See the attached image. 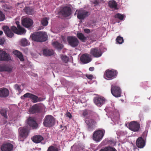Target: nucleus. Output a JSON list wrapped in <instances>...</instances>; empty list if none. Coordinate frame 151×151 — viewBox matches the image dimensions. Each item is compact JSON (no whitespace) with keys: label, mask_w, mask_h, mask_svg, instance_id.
<instances>
[{"label":"nucleus","mask_w":151,"mask_h":151,"mask_svg":"<svg viewBox=\"0 0 151 151\" xmlns=\"http://www.w3.org/2000/svg\"><path fill=\"white\" fill-rule=\"evenodd\" d=\"M32 40L37 42H43L47 40V35L45 32H35L31 35Z\"/></svg>","instance_id":"f257e3e1"},{"label":"nucleus","mask_w":151,"mask_h":151,"mask_svg":"<svg viewBox=\"0 0 151 151\" xmlns=\"http://www.w3.org/2000/svg\"><path fill=\"white\" fill-rule=\"evenodd\" d=\"M55 119L52 116L46 115L43 120V124L45 127H51L55 124Z\"/></svg>","instance_id":"f03ea898"},{"label":"nucleus","mask_w":151,"mask_h":151,"mask_svg":"<svg viewBox=\"0 0 151 151\" xmlns=\"http://www.w3.org/2000/svg\"><path fill=\"white\" fill-rule=\"evenodd\" d=\"M105 132V130L102 129H99L95 131L93 135V140L97 142L100 141L104 137Z\"/></svg>","instance_id":"7ed1b4c3"},{"label":"nucleus","mask_w":151,"mask_h":151,"mask_svg":"<svg viewBox=\"0 0 151 151\" xmlns=\"http://www.w3.org/2000/svg\"><path fill=\"white\" fill-rule=\"evenodd\" d=\"M29 132V129L26 127H24L20 129L19 131V141H23L28 136Z\"/></svg>","instance_id":"20e7f679"},{"label":"nucleus","mask_w":151,"mask_h":151,"mask_svg":"<svg viewBox=\"0 0 151 151\" xmlns=\"http://www.w3.org/2000/svg\"><path fill=\"white\" fill-rule=\"evenodd\" d=\"M118 72L116 70H106L105 72L104 76L105 78L108 80H112L117 76Z\"/></svg>","instance_id":"39448f33"},{"label":"nucleus","mask_w":151,"mask_h":151,"mask_svg":"<svg viewBox=\"0 0 151 151\" xmlns=\"http://www.w3.org/2000/svg\"><path fill=\"white\" fill-rule=\"evenodd\" d=\"M17 24V28L16 27L13 26L11 27V29L14 33L18 34L21 35L22 34L26 32V30L25 29L21 27L19 24V22H16Z\"/></svg>","instance_id":"423d86ee"},{"label":"nucleus","mask_w":151,"mask_h":151,"mask_svg":"<svg viewBox=\"0 0 151 151\" xmlns=\"http://www.w3.org/2000/svg\"><path fill=\"white\" fill-rule=\"evenodd\" d=\"M111 92L112 95L116 97H120L122 93L121 90L118 86H111Z\"/></svg>","instance_id":"0eeeda50"},{"label":"nucleus","mask_w":151,"mask_h":151,"mask_svg":"<svg viewBox=\"0 0 151 151\" xmlns=\"http://www.w3.org/2000/svg\"><path fill=\"white\" fill-rule=\"evenodd\" d=\"M67 39L69 44L72 47H75L78 45L79 41L76 37L73 36H68Z\"/></svg>","instance_id":"6e6552de"},{"label":"nucleus","mask_w":151,"mask_h":151,"mask_svg":"<svg viewBox=\"0 0 151 151\" xmlns=\"http://www.w3.org/2000/svg\"><path fill=\"white\" fill-rule=\"evenodd\" d=\"M90 13L89 12L83 9H80L77 12V18L81 20H83L88 17Z\"/></svg>","instance_id":"1a4fd4ad"},{"label":"nucleus","mask_w":151,"mask_h":151,"mask_svg":"<svg viewBox=\"0 0 151 151\" xmlns=\"http://www.w3.org/2000/svg\"><path fill=\"white\" fill-rule=\"evenodd\" d=\"M129 128L132 131L137 132L140 128V124L136 121H132L130 122L128 125Z\"/></svg>","instance_id":"9d476101"},{"label":"nucleus","mask_w":151,"mask_h":151,"mask_svg":"<svg viewBox=\"0 0 151 151\" xmlns=\"http://www.w3.org/2000/svg\"><path fill=\"white\" fill-rule=\"evenodd\" d=\"M71 8L68 6H64L59 12V14L64 17H68L71 14Z\"/></svg>","instance_id":"9b49d317"},{"label":"nucleus","mask_w":151,"mask_h":151,"mask_svg":"<svg viewBox=\"0 0 151 151\" xmlns=\"http://www.w3.org/2000/svg\"><path fill=\"white\" fill-rule=\"evenodd\" d=\"M11 59L10 56L5 51L0 50V61H9Z\"/></svg>","instance_id":"f8f14e48"},{"label":"nucleus","mask_w":151,"mask_h":151,"mask_svg":"<svg viewBox=\"0 0 151 151\" xmlns=\"http://www.w3.org/2000/svg\"><path fill=\"white\" fill-rule=\"evenodd\" d=\"M85 121L88 126V128L89 131H91L94 128L96 122L94 120L86 118L85 119Z\"/></svg>","instance_id":"ddd939ff"},{"label":"nucleus","mask_w":151,"mask_h":151,"mask_svg":"<svg viewBox=\"0 0 151 151\" xmlns=\"http://www.w3.org/2000/svg\"><path fill=\"white\" fill-rule=\"evenodd\" d=\"M94 103L97 106L101 107L105 103V99L103 97H96L93 99Z\"/></svg>","instance_id":"4468645a"},{"label":"nucleus","mask_w":151,"mask_h":151,"mask_svg":"<svg viewBox=\"0 0 151 151\" xmlns=\"http://www.w3.org/2000/svg\"><path fill=\"white\" fill-rule=\"evenodd\" d=\"M90 54L95 57L98 58L101 56L102 53L100 49L94 48L91 49Z\"/></svg>","instance_id":"2eb2a0df"},{"label":"nucleus","mask_w":151,"mask_h":151,"mask_svg":"<svg viewBox=\"0 0 151 151\" xmlns=\"http://www.w3.org/2000/svg\"><path fill=\"white\" fill-rule=\"evenodd\" d=\"M41 107L38 104H36L33 105L29 109V112L31 114L38 113L40 111Z\"/></svg>","instance_id":"dca6fc26"},{"label":"nucleus","mask_w":151,"mask_h":151,"mask_svg":"<svg viewBox=\"0 0 151 151\" xmlns=\"http://www.w3.org/2000/svg\"><path fill=\"white\" fill-rule=\"evenodd\" d=\"M33 24V21L29 18H25L22 21V25L26 28H28L31 27Z\"/></svg>","instance_id":"f3484780"},{"label":"nucleus","mask_w":151,"mask_h":151,"mask_svg":"<svg viewBox=\"0 0 151 151\" xmlns=\"http://www.w3.org/2000/svg\"><path fill=\"white\" fill-rule=\"evenodd\" d=\"M13 147V145L9 143H4L1 147V151H12Z\"/></svg>","instance_id":"a211bd4d"},{"label":"nucleus","mask_w":151,"mask_h":151,"mask_svg":"<svg viewBox=\"0 0 151 151\" xmlns=\"http://www.w3.org/2000/svg\"><path fill=\"white\" fill-rule=\"evenodd\" d=\"M145 141L141 137H139L137 140L136 144L137 146L139 148H143L145 146Z\"/></svg>","instance_id":"6ab92c4d"},{"label":"nucleus","mask_w":151,"mask_h":151,"mask_svg":"<svg viewBox=\"0 0 151 151\" xmlns=\"http://www.w3.org/2000/svg\"><path fill=\"white\" fill-rule=\"evenodd\" d=\"M27 123L33 129H37L38 127V124L36 121L31 117H29L28 119Z\"/></svg>","instance_id":"aec40b11"},{"label":"nucleus","mask_w":151,"mask_h":151,"mask_svg":"<svg viewBox=\"0 0 151 151\" xmlns=\"http://www.w3.org/2000/svg\"><path fill=\"white\" fill-rule=\"evenodd\" d=\"M3 29L6 35L8 37L11 38L13 36L14 33L7 26H4L3 27Z\"/></svg>","instance_id":"412c9836"},{"label":"nucleus","mask_w":151,"mask_h":151,"mask_svg":"<svg viewBox=\"0 0 151 151\" xmlns=\"http://www.w3.org/2000/svg\"><path fill=\"white\" fill-rule=\"evenodd\" d=\"M80 60L84 63H88L91 61L88 54L83 55L80 58Z\"/></svg>","instance_id":"4be33fe9"},{"label":"nucleus","mask_w":151,"mask_h":151,"mask_svg":"<svg viewBox=\"0 0 151 151\" xmlns=\"http://www.w3.org/2000/svg\"><path fill=\"white\" fill-rule=\"evenodd\" d=\"M9 94L8 90L6 88H1L0 89V97H5L7 96Z\"/></svg>","instance_id":"5701e85b"},{"label":"nucleus","mask_w":151,"mask_h":151,"mask_svg":"<svg viewBox=\"0 0 151 151\" xmlns=\"http://www.w3.org/2000/svg\"><path fill=\"white\" fill-rule=\"evenodd\" d=\"M43 139V137L40 135L35 136L32 138V140L33 142L36 143L40 142Z\"/></svg>","instance_id":"b1692460"},{"label":"nucleus","mask_w":151,"mask_h":151,"mask_svg":"<svg viewBox=\"0 0 151 151\" xmlns=\"http://www.w3.org/2000/svg\"><path fill=\"white\" fill-rule=\"evenodd\" d=\"M52 45L55 48L58 50H61L63 47V45L62 44L57 41L53 42Z\"/></svg>","instance_id":"393cba45"},{"label":"nucleus","mask_w":151,"mask_h":151,"mask_svg":"<svg viewBox=\"0 0 151 151\" xmlns=\"http://www.w3.org/2000/svg\"><path fill=\"white\" fill-rule=\"evenodd\" d=\"M14 54L16 55L21 61L24 60V58L21 52L17 50H15L13 51Z\"/></svg>","instance_id":"a878e982"},{"label":"nucleus","mask_w":151,"mask_h":151,"mask_svg":"<svg viewBox=\"0 0 151 151\" xmlns=\"http://www.w3.org/2000/svg\"><path fill=\"white\" fill-rule=\"evenodd\" d=\"M43 55L45 56H50L52 55L54 53L52 50L45 49L43 50Z\"/></svg>","instance_id":"bb28decb"},{"label":"nucleus","mask_w":151,"mask_h":151,"mask_svg":"<svg viewBox=\"0 0 151 151\" xmlns=\"http://www.w3.org/2000/svg\"><path fill=\"white\" fill-rule=\"evenodd\" d=\"M30 99L32 100L33 102L34 103H36L43 101L42 98H39L38 96L33 94H32Z\"/></svg>","instance_id":"cd10ccee"},{"label":"nucleus","mask_w":151,"mask_h":151,"mask_svg":"<svg viewBox=\"0 0 151 151\" xmlns=\"http://www.w3.org/2000/svg\"><path fill=\"white\" fill-rule=\"evenodd\" d=\"M108 5L111 8L115 9H116L117 8V3L114 0L109 1L108 2Z\"/></svg>","instance_id":"c85d7f7f"},{"label":"nucleus","mask_w":151,"mask_h":151,"mask_svg":"<svg viewBox=\"0 0 151 151\" xmlns=\"http://www.w3.org/2000/svg\"><path fill=\"white\" fill-rule=\"evenodd\" d=\"M77 36L78 38L82 42H85L87 38L81 33H78L77 34Z\"/></svg>","instance_id":"c756f323"},{"label":"nucleus","mask_w":151,"mask_h":151,"mask_svg":"<svg viewBox=\"0 0 151 151\" xmlns=\"http://www.w3.org/2000/svg\"><path fill=\"white\" fill-rule=\"evenodd\" d=\"M7 112V110L6 109L4 108L0 109V114L1 116L6 119L8 118Z\"/></svg>","instance_id":"7c9ffc66"},{"label":"nucleus","mask_w":151,"mask_h":151,"mask_svg":"<svg viewBox=\"0 0 151 151\" xmlns=\"http://www.w3.org/2000/svg\"><path fill=\"white\" fill-rule=\"evenodd\" d=\"M30 42L25 38L22 39L20 41L21 45L23 46H26L29 45Z\"/></svg>","instance_id":"2f4dec72"},{"label":"nucleus","mask_w":151,"mask_h":151,"mask_svg":"<svg viewBox=\"0 0 151 151\" xmlns=\"http://www.w3.org/2000/svg\"><path fill=\"white\" fill-rule=\"evenodd\" d=\"M24 12L26 14L32 15L33 14V10L32 9L29 7H25L24 9Z\"/></svg>","instance_id":"473e14b6"},{"label":"nucleus","mask_w":151,"mask_h":151,"mask_svg":"<svg viewBox=\"0 0 151 151\" xmlns=\"http://www.w3.org/2000/svg\"><path fill=\"white\" fill-rule=\"evenodd\" d=\"M91 112L92 111L89 110L85 109L83 111L82 114L84 117H85L86 118H87V116H90V114H91Z\"/></svg>","instance_id":"72a5a7b5"},{"label":"nucleus","mask_w":151,"mask_h":151,"mask_svg":"<svg viewBox=\"0 0 151 151\" xmlns=\"http://www.w3.org/2000/svg\"><path fill=\"white\" fill-rule=\"evenodd\" d=\"M47 151H58V148L56 145H51L50 146Z\"/></svg>","instance_id":"f704fd0d"},{"label":"nucleus","mask_w":151,"mask_h":151,"mask_svg":"<svg viewBox=\"0 0 151 151\" xmlns=\"http://www.w3.org/2000/svg\"><path fill=\"white\" fill-rule=\"evenodd\" d=\"M48 19L47 17L43 18L41 22V24L44 26H47L48 24Z\"/></svg>","instance_id":"c9c22d12"},{"label":"nucleus","mask_w":151,"mask_h":151,"mask_svg":"<svg viewBox=\"0 0 151 151\" xmlns=\"http://www.w3.org/2000/svg\"><path fill=\"white\" fill-rule=\"evenodd\" d=\"M116 42L118 44H121L124 42V40L122 37L119 36H118L116 40Z\"/></svg>","instance_id":"e433bc0d"},{"label":"nucleus","mask_w":151,"mask_h":151,"mask_svg":"<svg viewBox=\"0 0 151 151\" xmlns=\"http://www.w3.org/2000/svg\"><path fill=\"white\" fill-rule=\"evenodd\" d=\"M116 150L114 148L110 147H105L103 149H101L100 151H116Z\"/></svg>","instance_id":"4c0bfd02"},{"label":"nucleus","mask_w":151,"mask_h":151,"mask_svg":"<svg viewBox=\"0 0 151 151\" xmlns=\"http://www.w3.org/2000/svg\"><path fill=\"white\" fill-rule=\"evenodd\" d=\"M115 17L116 18H118L121 20H122L123 19L124 16L123 14L118 13L115 15Z\"/></svg>","instance_id":"58836bf2"},{"label":"nucleus","mask_w":151,"mask_h":151,"mask_svg":"<svg viewBox=\"0 0 151 151\" xmlns=\"http://www.w3.org/2000/svg\"><path fill=\"white\" fill-rule=\"evenodd\" d=\"M32 94L29 93H27L24 94L21 97V99H24L25 98H29L30 99L31 96Z\"/></svg>","instance_id":"ea45409f"},{"label":"nucleus","mask_w":151,"mask_h":151,"mask_svg":"<svg viewBox=\"0 0 151 151\" xmlns=\"http://www.w3.org/2000/svg\"><path fill=\"white\" fill-rule=\"evenodd\" d=\"M2 7L4 8L5 11H7L8 10L10 9H11V7L7 4L3 5Z\"/></svg>","instance_id":"a19ab883"},{"label":"nucleus","mask_w":151,"mask_h":151,"mask_svg":"<svg viewBox=\"0 0 151 151\" xmlns=\"http://www.w3.org/2000/svg\"><path fill=\"white\" fill-rule=\"evenodd\" d=\"M61 58L63 60L65 63H67L68 61V58L66 55H62Z\"/></svg>","instance_id":"79ce46f5"},{"label":"nucleus","mask_w":151,"mask_h":151,"mask_svg":"<svg viewBox=\"0 0 151 151\" xmlns=\"http://www.w3.org/2000/svg\"><path fill=\"white\" fill-rule=\"evenodd\" d=\"M5 19V15L0 11V21H3Z\"/></svg>","instance_id":"37998d69"},{"label":"nucleus","mask_w":151,"mask_h":151,"mask_svg":"<svg viewBox=\"0 0 151 151\" xmlns=\"http://www.w3.org/2000/svg\"><path fill=\"white\" fill-rule=\"evenodd\" d=\"M12 70V69L6 65H4V71L10 72Z\"/></svg>","instance_id":"c03bdc74"},{"label":"nucleus","mask_w":151,"mask_h":151,"mask_svg":"<svg viewBox=\"0 0 151 151\" xmlns=\"http://www.w3.org/2000/svg\"><path fill=\"white\" fill-rule=\"evenodd\" d=\"M14 88L18 90L19 92L22 91L21 90L20 88V86L17 84H16L14 86Z\"/></svg>","instance_id":"a18cd8bd"},{"label":"nucleus","mask_w":151,"mask_h":151,"mask_svg":"<svg viewBox=\"0 0 151 151\" xmlns=\"http://www.w3.org/2000/svg\"><path fill=\"white\" fill-rule=\"evenodd\" d=\"M85 76L89 79L91 80L93 79V76L91 74H86Z\"/></svg>","instance_id":"49530a36"},{"label":"nucleus","mask_w":151,"mask_h":151,"mask_svg":"<svg viewBox=\"0 0 151 151\" xmlns=\"http://www.w3.org/2000/svg\"><path fill=\"white\" fill-rule=\"evenodd\" d=\"M100 0H95L93 3L95 4V6H97L101 2Z\"/></svg>","instance_id":"de8ad7c7"},{"label":"nucleus","mask_w":151,"mask_h":151,"mask_svg":"<svg viewBox=\"0 0 151 151\" xmlns=\"http://www.w3.org/2000/svg\"><path fill=\"white\" fill-rule=\"evenodd\" d=\"M5 41V40L4 38H0V45L3 44Z\"/></svg>","instance_id":"09e8293b"},{"label":"nucleus","mask_w":151,"mask_h":151,"mask_svg":"<svg viewBox=\"0 0 151 151\" xmlns=\"http://www.w3.org/2000/svg\"><path fill=\"white\" fill-rule=\"evenodd\" d=\"M66 115L67 117H68L69 118H71L72 116L71 114L69 112H68L66 113Z\"/></svg>","instance_id":"8fccbe9b"},{"label":"nucleus","mask_w":151,"mask_h":151,"mask_svg":"<svg viewBox=\"0 0 151 151\" xmlns=\"http://www.w3.org/2000/svg\"><path fill=\"white\" fill-rule=\"evenodd\" d=\"M84 32L86 33L89 34L90 32V30L88 29H84Z\"/></svg>","instance_id":"3c124183"},{"label":"nucleus","mask_w":151,"mask_h":151,"mask_svg":"<svg viewBox=\"0 0 151 151\" xmlns=\"http://www.w3.org/2000/svg\"><path fill=\"white\" fill-rule=\"evenodd\" d=\"M4 71V66L0 65V72Z\"/></svg>","instance_id":"603ef678"},{"label":"nucleus","mask_w":151,"mask_h":151,"mask_svg":"<svg viewBox=\"0 0 151 151\" xmlns=\"http://www.w3.org/2000/svg\"><path fill=\"white\" fill-rule=\"evenodd\" d=\"M146 126L147 127H150L151 128V121H149L147 122Z\"/></svg>","instance_id":"864d4df0"},{"label":"nucleus","mask_w":151,"mask_h":151,"mask_svg":"<svg viewBox=\"0 0 151 151\" xmlns=\"http://www.w3.org/2000/svg\"><path fill=\"white\" fill-rule=\"evenodd\" d=\"M94 68L93 67H90L89 68V70L90 71H93L94 70Z\"/></svg>","instance_id":"5fc2aeb1"},{"label":"nucleus","mask_w":151,"mask_h":151,"mask_svg":"<svg viewBox=\"0 0 151 151\" xmlns=\"http://www.w3.org/2000/svg\"><path fill=\"white\" fill-rule=\"evenodd\" d=\"M0 2L4 3L5 1L4 0H0Z\"/></svg>","instance_id":"6e6d98bb"},{"label":"nucleus","mask_w":151,"mask_h":151,"mask_svg":"<svg viewBox=\"0 0 151 151\" xmlns=\"http://www.w3.org/2000/svg\"><path fill=\"white\" fill-rule=\"evenodd\" d=\"M3 32L2 31L0 30V36L2 35Z\"/></svg>","instance_id":"4d7b16f0"},{"label":"nucleus","mask_w":151,"mask_h":151,"mask_svg":"<svg viewBox=\"0 0 151 151\" xmlns=\"http://www.w3.org/2000/svg\"><path fill=\"white\" fill-rule=\"evenodd\" d=\"M78 10H77L76 11V12L75 13V14H74V15H76V12H78Z\"/></svg>","instance_id":"13d9d810"},{"label":"nucleus","mask_w":151,"mask_h":151,"mask_svg":"<svg viewBox=\"0 0 151 151\" xmlns=\"http://www.w3.org/2000/svg\"><path fill=\"white\" fill-rule=\"evenodd\" d=\"M6 122H7V121H5V123H6Z\"/></svg>","instance_id":"bf43d9fd"}]
</instances>
